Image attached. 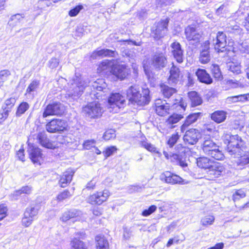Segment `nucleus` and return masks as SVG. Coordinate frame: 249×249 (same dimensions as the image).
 Segmentation results:
<instances>
[{
    "instance_id": "1",
    "label": "nucleus",
    "mask_w": 249,
    "mask_h": 249,
    "mask_svg": "<svg viewBox=\"0 0 249 249\" xmlns=\"http://www.w3.org/2000/svg\"><path fill=\"white\" fill-rule=\"evenodd\" d=\"M224 142L227 152L235 158L233 163L238 169H242L249 163V151L240 137L227 135Z\"/></svg>"
},
{
    "instance_id": "2",
    "label": "nucleus",
    "mask_w": 249,
    "mask_h": 249,
    "mask_svg": "<svg viewBox=\"0 0 249 249\" xmlns=\"http://www.w3.org/2000/svg\"><path fill=\"white\" fill-rule=\"evenodd\" d=\"M89 81L77 73L70 80L66 89V97L73 100H77L83 94Z\"/></svg>"
},
{
    "instance_id": "3",
    "label": "nucleus",
    "mask_w": 249,
    "mask_h": 249,
    "mask_svg": "<svg viewBox=\"0 0 249 249\" xmlns=\"http://www.w3.org/2000/svg\"><path fill=\"white\" fill-rule=\"evenodd\" d=\"M141 88L138 86H132L126 90L127 98L132 103L143 106L148 104L150 100L148 89L142 90V95L140 93Z\"/></svg>"
},
{
    "instance_id": "4",
    "label": "nucleus",
    "mask_w": 249,
    "mask_h": 249,
    "mask_svg": "<svg viewBox=\"0 0 249 249\" xmlns=\"http://www.w3.org/2000/svg\"><path fill=\"white\" fill-rule=\"evenodd\" d=\"M202 149L204 154L216 160H223L224 155L217 145L209 137H205L202 143Z\"/></svg>"
},
{
    "instance_id": "5",
    "label": "nucleus",
    "mask_w": 249,
    "mask_h": 249,
    "mask_svg": "<svg viewBox=\"0 0 249 249\" xmlns=\"http://www.w3.org/2000/svg\"><path fill=\"white\" fill-rule=\"evenodd\" d=\"M104 111V108L101 105L96 102L89 103L83 108V112L84 115L90 119L100 117Z\"/></svg>"
},
{
    "instance_id": "6",
    "label": "nucleus",
    "mask_w": 249,
    "mask_h": 249,
    "mask_svg": "<svg viewBox=\"0 0 249 249\" xmlns=\"http://www.w3.org/2000/svg\"><path fill=\"white\" fill-rule=\"evenodd\" d=\"M67 126L65 121L55 119L47 124L46 129L50 133H56L63 131L66 129Z\"/></svg>"
},
{
    "instance_id": "7",
    "label": "nucleus",
    "mask_w": 249,
    "mask_h": 249,
    "mask_svg": "<svg viewBox=\"0 0 249 249\" xmlns=\"http://www.w3.org/2000/svg\"><path fill=\"white\" fill-rule=\"evenodd\" d=\"M186 38L190 44L196 46L200 42L201 35L198 30L191 26H188L185 31Z\"/></svg>"
},
{
    "instance_id": "8",
    "label": "nucleus",
    "mask_w": 249,
    "mask_h": 249,
    "mask_svg": "<svg viewBox=\"0 0 249 249\" xmlns=\"http://www.w3.org/2000/svg\"><path fill=\"white\" fill-rule=\"evenodd\" d=\"M64 111V107L60 103L49 104L43 113V117L46 118L51 115H60Z\"/></svg>"
},
{
    "instance_id": "9",
    "label": "nucleus",
    "mask_w": 249,
    "mask_h": 249,
    "mask_svg": "<svg viewBox=\"0 0 249 249\" xmlns=\"http://www.w3.org/2000/svg\"><path fill=\"white\" fill-rule=\"evenodd\" d=\"M108 102L110 105V107L113 108H116L115 111L123 107L125 105V98L119 93H112L108 99Z\"/></svg>"
},
{
    "instance_id": "10",
    "label": "nucleus",
    "mask_w": 249,
    "mask_h": 249,
    "mask_svg": "<svg viewBox=\"0 0 249 249\" xmlns=\"http://www.w3.org/2000/svg\"><path fill=\"white\" fill-rule=\"evenodd\" d=\"M109 196L107 190L98 192L90 195L88 198V202L91 205H101L107 200Z\"/></svg>"
},
{
    "instance_id": "11",
    "label": "nucleus",
    "mask_w": 249,
    "mask_h": 249,
    "mask_svg": "<svg viewBox=\"0 0 249 249\" xmlns=\"http://www.w3.org/2000/svg\"><path fill=\"white\" fill-rule=\"evenodd\" d=\"M167 63L166 57L163 53H156L152 58V65L156 70H160L165 68Z\"/></svg>"
},
{
    "instance_id": "12",
    "label": "nucleus",
    "mask_w": 249,
    "mask_h": 249,
    "mask_svg": "<svg viewBox=\"0 0 249 249\" xmlns=\"http://www.w3.org/2000/svg\"><path fill=\"white\" fill-rule=\"evenodd\" d=\"M200 137L201 134L198 130L191 129L186 131L183 136V141L186 144L194 145Z\"/></svg>"
},
{
    "instance_id": "13",
    "label": "nucleus",
    "mask_w": 249,
    "mask_h": 249,
    "mask_svg": "<svg viewBox=\"0 0 249 249\" xmlns=\"http://www.w3.org/2000/svg\"><path fill=\"white\" fill-rule=\"evenodd\" d=\"M213 44L214 49L218 53L224 52L226 50L225 47L227 46L226 35L223 32H218L215 39H213Z\"/></svg>"
},
{
    "instance_id": "14",
    "label": "nucleus",
    "mask_w": 249,
    "mask_h": 249,
    "mask_svg": "<svg viewBox=\"0 0 249 249\" xmlns=\"http://www.w3.org/2000/svg\"><path fill=\"white\" fill-rule=\"evenodd\" d=\"M169 19L166 18L158 22L153 31L154 37L156 39L163 37L167 33Z\"/></svg>"
},
{
    "instance_id": "15",
    "label": "nucleus",
    "mask_w": 249,
    "mask_h": 249,
    "mask_svg": "<svg viewBox=\"0 0 249 249\" xmlns=\"http://www.w3.org/2000/svg\"><path fill=\"white\" fill-rule=\"evenodd\" d=\"M155 111L158 115L164 116L169 114L170 106L165 101L158 99L155 100Z\"/></svg>"
},
{
    "instance_id": "16",
    "label": "nucleus",
    "mask_w": 249,
    "mask_h": 249,
    "mask_svg": "<svg viewBox=\"0 0 249 249\" xmlns=\"http://www.w3.org/2000/svg\"><path fill=\"white\" fill-rule=\"evenodd\" d=\"M160 179L166 183L172 184H184V180L179 176L172 174L170 172H165L160 176Z\"/></svg>"
},
{
    "instance_id": "17",
    "label": "nucleus",
    "mask_w": 249,
    "mask_h": 249,
    "mask_svg": "<svg viewBox=\"0 0 249 249\" xmlns=\"http://www.w3.org/2000/svg\"><path fill=\"white\" fill-rule=\"evenodd\" d=\"M110 72L121 80L124 79L129 73V71L125 65H114L111 68Z\"/></svg>"
},
{
    "instance_id": "18",
    "label": "nucleus",
    "mask_w": 249,
    "mask_h": 249,
    "mask_svg": "<svg viewBox=\"0 0 249 249\" xmlns=\"http://www.w3.org/2000/svg\"><path fill=\"white\" fill-rule=\"evenodd\" d=\"M171 52L174 58L178 63H181L183 61V50L179 43L174 42L171 45Z\"/></svg>"
},
{
    "instance_id": "19",
    "label": "nucleus",
    "mask_w": 249,
    "mask_h": 249,
    "mask_svg": "<svg viewBox=\"0 0 249 249\" xmlns=\"http://www.w3.org/2000/svg\"><path fill=\"white\" fill-rule=\"evenodd\" d=\"M85 233L83 232H77L71 241V246L73 249H88L85 244L80 239H84Z\"/></svg>"
},
{
    "instance_id": "20",
    "label": "nucleus",
    "mask_w": 249,
    "mask_h": 249,
    "mask_svg": "<svg viewBox=\"0 0 249 249\" xmlns=\"http://www.w3.org/2000/svg\"><path fill=\"white\" fill-rule=\"evenodd\" d=\"M180 70L173 64L170 70V76L168 79V83L169 85L175 86L179 82L180 78Z\"/></svg>"
},
{
    "instance_id": "21",
    "label": "nucleus",
    "mask_w": 249,
    "mask_h": 249,
    "mask_svg": "<svg viewBox=\"0 0 249 249\" xmlns=\"http://www.w3.org/2000/svg\"><path fill=\"white\" fill-rule=\"evenodd\" d=\"M74 171L71 168L68 169L61 176L59 184L61 187H66L71 181Z\"/></svg>"
},
{
    "instance_id": "22",
    "label": "nucleus",
    "mask_w": 249,
    "mask_h": 249,
    "mask_svg": "<svg viewBox=\"0 0 249 249\" xmlns=\"http://www.w3.org/2000/svg\"><path fill=\"white\" fill-rule=\"evenodd\" d=\"M30 158L35 164H40L42 154L40 149L34 146L30 147L28 149Z\"/></svg>"
},
{
    "instance_id": "23",
    "label": "nucleus",
    "mask_w": 249,
    "mask_h": 249,
    "mask_svg": "<svg viewBox=\"0 0 249 249\" xmlns=\"http://www.w3.org/2000/svg\"><path fill=\"white\" fill-rule=\"evenodd\" d=\"M201 112L191 113L186 118L183 124L181 126V131L183 132L186 128L196 122L201 116Z\"/></svg>"
},
{
    "instance_id": "24",
    "label": "nucleus",
    "mask_w": 249,
    "mask_h": 249,
    "mask_svg": "<svg viewBox=\"0 0 249 249\" xmlns=\"http://www.w3.org/2000/svg\"><path fill=\"white\" fill-rule=\"evenodd\" d=\"M196 75L197 77L198 80L201 83L210 84L213 82L212 78L205 70L197 69L196 72Z\"/></svg>"
},
{
    "instance_id": "25",
    "label": "nucleus",
    "mask_w": 249,
    "mask_h": 249,
    "mask_svg": "<svg viewBox=\"0 0 249 249\" xmlns=\"http://www.w3.org/2000/svg\"><path fill=\"white\" fill-rule=\"evenodd\" d=\"M37 140L39 143L44 147L50 149H53L55 147L53 144L47 138L44 131L38 133L37 136Z\"/></svg>"
},
{
    "instance_id": "26",
    "label": "nucleus",
    "mask_w": 249,
    "mask_h": 249,
    "mask_svg": "<svg viewBox=\"0 0 249 249\" xmlns=\"http://www.w3.org/2000/svg\"><path fill=\"white\" fill-rule=\"evenodd\" d=\"M117 54L118 53L115 51L109 49H102L94 52L91 55V57L93 59H96L97 56L115 57Z\"/></svg>"
},
{
    "instance_id": "27",
    "label": "nucleus",
    "mask_w": 249,
    "mask_h": 249,
    "mask_svg": "<svg viewBox=\"0 0 249 249\" xmlns=\"http://www.w3.org/2000/svg\"><path fill=\"white\" fill-rule=\"evenodd\" d=\"M183 118V116L182 114L173 113L166 120L165 124L168 128H173L175 127L174 124L178 123Z\"/></svg>"
},
{
    "instance_id": "28",
    "label": "nucleus",
    "mask_w": 249,
    "mask_h": 249,
    "mask_svg": "<svg viewBox=\"0 0 249 249\" xmlns=\"http://www.w3.org/2000/svg\"><path fill=\"white\" fill-rule=\"evenodd\" d=\"M95 241L96 249H109L108 241L104 236L97 235Z\"/></svg>"
},
{
    "instance_id": "29",
    "label": "nucleus",
    "mask_w": 249,
    "mask_h": 249,
    "mask_svg": "<svg viewBox=\"0 0 249 249\" xmlns=\"http://www.w3.org/2000/svg\"><path fill=\"white\" fill-rule=\"evenodd\" d=\"M224 167L220 163L212 164L209 170V174L213 175L214 178H218L224 171Z\"/></svg>"
},
{
    "instance_id": "30",
    "label": "nucleus",
    "mask_w": 249,
    "mask_h": 249,
    "mask_svg": "<svg viewBox=\"0 0 249 249\" xmlns=\"http://www.w3.org/2000/svg\"><path fill=\"white\" fill-rule=\"evenodd\" d=\"M227 113L224 110H216L211 114V118L217 123L223 122L227 118Z\"/></svg>"
},
{
    "instance_id": "31",
    "label": "nucleus",
    "mask_w": 249,
    "mask_h": 249,
    "mask_svg": "<svg viewBox=\"0 0 249 249\" xmlns=\"http://www.w3.org/2000/svg\"><path fill=\"white\" fill-rule=\"evenodd\" d=\"M188 97L191 103L192 107L199 106L202 103L201 97L196 91H192L188 92Z\"/></svg>"
},
{
    "instance_id": "32",
    "label": "nucleus",
    "mask_w": 249,
    "mask_h": 249,
    "mask_svg": "<svg viewBox=\"0 0 249 249\" xmlns=\"http://www.w3.org/2000/svg\"><path fill=\"white\" fill-rule=\"evenodd\" d=\"M40 209V206L39 204H36L35 206L31 205L26 209L24 214H25L26 216H28L34 220Z\"/></svg>"
},
{
    "instance_id": "33",
    "label": "nucleus",
    "mask_w": 249,
    "mask_h": 249,
    "mask_svg": "<svg viewBox=\"0 0 249 249\" xmlns=\"http://www.w3.org/2000/svg\"><path fill=\"white\" fill-rule=\"evenodd\" d=\"M92 87L93 89L99 91L105 92L107 91V84L103 79H98L92 84Z\"/></svg>"
},
{
    "instance_id": "34",
    "label": "nucleus",
    "mask_w": 249,
    "mask_h": 249,
    "mask_svg": "<svg viewBox=\"0 0 249 249\" xmlns=\"http://www.w3.org/2000/svg\"><path fill=\"white\" fill-rule=\"evenodd\" d=\"M80 211L75 209H72L64 213L61 217V219L64 222H66L71 218L76 217L81 215Z\"/></svg>"
},
{
    "instance_id": "35",
    "label": "nucleus",
    "mask_w": 249,
    "mask_h": 249,
    "mask_svg": "<svg viewBox=\"0 0 249 249\" xmlns=\"http://www.w3.org/2000/svg\"><path fill=\"white\" fill-rule=\"evenodd\" d=\"M197 166L201 168L208 169L209 170L212 164L211 160L207 157H200L197 159Z\"/></svg>"
},
{
    "instance_id": "36",
    "label": "nucleus",
    "mask_w": 249,
    "mask_h": 249,
    "mask_svg": "<svg viewBox=\"0 0 249 249\" xmlns=\"http://www.w3.org/2000/svg\"><path fill=\"white\" fill-rule=\"evenodd\" d=\"M161 92L165 98H169L176 93L177 89L175 88L163 85L161 86Z\"/></svg>"
},
{
    "instance_id": "37",
    "label": "nucleus",
    "mask_w": 249,
    "mask_h": 249,
    "mask_svg": "<svg viewBox=\"0 0 249 249\" xmlns=\"http://www.w3.org/2000/svg\"><path fill=\"white\" fill-rule=\"evenodd\" d=\"M113 59L109 60L107 59L103 60L99 65L97 70L99 72H102L107 70L108 68L110 69L114 65L113 64Z\"/></svg>"
},
{
    "instance_id": "38",
    "label": "nucleus",
    "mask_w": 249,
    "mask_h": 249,
    "mask_svg": "<svg viewBox=\"0 0 249 249\" xmlns=\"http://www.w3.org/2000/svg\"><path fill=\"white\" fill-rule=\"evenodd\" d=\"M40 86V82L38 80H35L32 81L26 90L28 94H34L37 91Z\"/></svg>"
},
{
    "instance_id": "39",
    "label": "nucleus",
    "mask_w": 249,
    "mask_h": 249,
    "mask_svg": "<svg viewBox=\"0 0 249 249\" xmlns=\"http://www.w3.org/2000/svg\"><path fill=\"white\" fill-rule=\"evenodd\" d=\"M24 18L23 14H17L12 15L10 18L8 24L10 26L14 27L20 23L21 20Z\"/></svg>"
},
{
    "instance_id": "40",
    "label": "nucleus",
    "mask_w": 249,
    "mask_h": 249,
    "mask_svg": "<svg viewBox=\"0 0 249 249\" xmlns=\"http://www.w3.org/2000/svg\"><path fill=\"white\" fill-rule=\"evenodd\" d=\"M215 220L214 217L212 215H208L201 219L200 224L203 226L208 227L209 225H212Z\"/></svg>"
},
{
    "instance_id": "41",
    "label": "nucleus",
    "mask_w": 249,
    "mask_h": 249,
    "mask_svg": "<svg viewBox=\"0 0 249 249\" xmlns=\"http://www.w3.org/2000/svg\"><path fill=\"white\" fill-rule=\"evenodd\" d=\"M246 196V193L243 189L236 190L233 193L232 198V200L235 202L239 200L240 199L244 198Z\"/></svg>"
},
{
    "instance_id": "42",
    "label": "nucleus",
    "mask_w": 249,
    "mask_h": 249,
    "mask_svg": "<svg viewBox=\"0 0 249 249\" xmlns=\"http://www.w3.org/2000/svg\"><path fill=\"white\" fill-rule=\"evenodd\" d=\"M211 70L213 77L218 80L222 78L221 72L218 65L213 64L211 67Z\"/></svg>"
},
{
    "instance_id": "43",
    "label": "nucleus",
    "mask_w": 249,
    "mask_h": 249,
    "mask_svg": "<svg viewBox=\"0 0 249 249\" xmlns=\"http://www.w3.org/2000/svg\"><path fill=\"white\" fill-rule=\"evenodd\" d=\"M228 67L234 73L239 74L241 72V66L237 63L230 62L228 64Z\"/></svg>"
},
{
    "instance_id": "44",
    "label": "nucleus",
    "mask_w": 249,
    "mask_h": 249,
    "mask_svg": "<svg viewBox=\"0 0 249 249\" xmlns=\"http://www.w3.org/2000/svg\"><path fill=\"white\" fill-rule=\"evenodd\" d=\"M210 52H206L204 51H201L199 61L202 64H206L208 63L210 60Z\"/></svg>"
},
{
    "instance_id": "45",
    "label": "nucleus",
    "mask_w": 249,
    "mask_h": 249,
    "mask_svg": "<svg viewBox=\"0 0 249 249\" xmlns=\"http://www.w3.org/2000/svg\"><path fill=\"white\" fill-rule=\"evenodd\" d=\"M29 106L27 102H22L18 106L17 112L16 115L20 116L29 108Z\"/></svg>"
},
{
    "instance_id": "46",
    "label": "nucleus",
    "mask_w": 249,
    "mask_h": 249,
    "mask_svg": "<svg viewBox=\"0 0 249 249\" xmlns=\"http://www.w3.org/2000/svg\"><path fill=\"white\" fill-rule=\"evenodd\" d=\"M10 75L11 73L10 71L7 70L0 71V84L1 85H3V83L8 80Z\"/></svg>"
},
{
    "instance_id": "47",
    "label": "nucleus",
    "mask_w": 249,
    "mask_h": 249,
    "mask_svg": "<svg viewBox=\"0 0 249 249\" xmlns=\"http://www.w3.org/2000/svg\"><path fill=\"white\" fill-rule=\"evenodd\" d=\"M179 135L178 133L172 134L167 141V144L170 147H173L179 139Z\"/></svg>"
},
{
    "instance_id": "48",
    "label": "nucleus",
    "mask_w": 249,
    "mask_h": 249,
    "mask_svg": "<svg viewBox=\"0 0 249 249\" xmlns=\"http://www.w3.org/2000/svg\"><path fill=\"white\" fill-rule=\"evenodd\" d=\"M141 145L142 147L145 148L146 149L148 150L149 151L152 152H156V148L153 144L148 143L146 142L143 141L141 143Z\"/></svg>"
},
{
    "instance_id": "49",
    "label": "nucleus",
    "mask_w": 249,
    "mask_h": 249,
    "mask_svg": "<svg viewBox=\"0 0 249 249\" xmlns=\"http://www.w3.org/2000/svg\"><path fill=\"white\" fill-rule=\"evenodd\" d=\"M115 131L113 129H109L106 131L103 136L104 140L108 141L115 137Z\"/></svg>"
},
{
    "instance_id": "50",
    "label": "nucleus",
    "mask_w": 249,
    "mask_h": 249,
    "mask_svg": "<svg viewBox=\"0 0 249 249\" xmlns=\"http://www.w3.org/2000/svg\"><path fill=\"white\" fill-rule=\"evenodd\" d=\"M172 158L177 160V164H179L182 167H186L187 166V164L185 162V161L182 160V158H180L179 154H173L172 156Z\"/></svg>"
},
{
    "instance_id": "51",
    "label": "nucleus",
    "mask_w": 249,
    "mask_h": 249,
    "mask_svg": "<svg viewBox=\"0 0 249 249\" xmlns=\"http://www.w3.org/2000/svg\"><path fill=\"white\" fill-rule=\"evenodd\" d=\"M179 98L180 99L179 100H177V101H179V102L175 103L174 105H176L177 108H178V109L184 111L185 110L187 104L181 97H179Z\"/></svg>"
},
{
    "instance_id": "52",
    "label": "nucleus",
    "mask_w": 249,
    "mask_h": 249,
    "mask_svg": "<svg viewBox=\"0 0 249 249\" xmlns=\"http://www.w3.org/2000/svg\"><path fill=\"white\" fill-rule=\"evenodd\" d=\"M31 192V188L29 186L23 187L20 190L16 191L14 192V195L18 196L21 194H29Z\"/></svg>"
},
{
    "instance_id": "53",
    "label": "nucleus",
    "mask_w": 249,
    "mask_h": 249,
    "mask_svg": "<svg viewBox=\"0 0 249 249\" xmlns=\"http://www.w3.org/2000/svg\"><path fill=\"white\" fill-rule=\"evenodd\" d=\"M59 63V61L58 59L53 57L48 61V65L50 69H53L58 66Z\"/></svg>"
},
{
    "instance_id": "54",
    "label": "nucleus",
    "mask_w": 249,
    "mask_h": 249,
    "mask_svg": "<svg viewBox=\"0 0 249 249\" xmlns=\"http://www.w3.org/2000/svg\"><path fill=\"white\" fill-rule=\"evenodd\" d=\"M72 194L68 190H65L57 196V199L59 201H62L66 198L70 197Z\"/></svg>"
},
{
    "instance_id": "55",
    "label": "nucleus",
    "mask_w": 249,
    "mask_h": 249,
    "mask_svg": "<svg viewBox=\"0 0 249 249\" xmlns=\"http://www.w3.org/2000/svg\"><path fill=\"white\" fill-rule=\"evenodd\" d=\"M156 209L157 207L155 205H152L147 209L144 210L142 213V215L144 216H147L154 212Z\"/></svg>"
},
{
    "instance_id": "56",
    "label": "nucleus",
    "mask_w": 249,
    "mask_h": 249,
    "mask_svg": "<svg viewBox=\"0 0 249 249\" xmlns=\"http://www.w3.org/2000/svg\"><path fill=\"white\" fill-rule=\"evenodd\" d=\"M96 141L94 140H87L83 143L84 148L86 149H90L92 147H94Z\"/></svg>"
},
{
    "instance_id": "57",
    "label": "nucleus",
    "mask_w": 249,
    "mask_h": 249,
    "mask_svg": "<svg viewBox=\"0 0 249 249\" xmlns=\"http://www.w3.org/2000/svg\"><path fill=\"white\" fill-rule=\"evenodd\" d=\"M7 208L4 204L0 205V221L7 215Z\"/></svg>"
},
{
    "instance_id": "58",
    "label": "nucleus",
    "mask_w": 249,
    "mask_h": 249,
    "mask_svg": "<svg viewBox=\"0 0 249 249\" xmlns=\"http://www.w3.org/2000/svg\"><path fill=\"white\" fill-rule=\"evenodd\" d=\"M82 8H83V6L82 5L77 6L73 9H71L69 11V15L71 17L76 16L79 13V12Z\"/></svg>"
},
{
    "instance_id": "59",
    "label": "nucleus",
    "mask_w": 249,
    "mask_h": 249,
    "mask_svg": "<svg viewBox=\"0 0 249 249\" xmlns=\"http://www.w3.org/2000/svg\"><path fill=\"white\" fill-rule=\"evenodd\" d=\"M34 221L33 219L29 218L28 216H26L24 214V216L22 219V223L23 226L26 227H29Z\"/></svg>"
},
{
    "instance_id": "60",
    "label": "nucleus",
    "mask_w": 249,
    "mask_h": 249,
    "mask_svg": "<svg viewBox=\"0 0 249 249\" xmlns=\"http://www.w3.org/2000/svg\"><path fill=\"white\" fill-rule=\"evenodd\" d=\"M133 231L131 228H124V237L126 239H128L132 235Z\"/></svg>"
},
{
    "instance_id": "61",
    "label": "nucleus",
    "mask_w": 249,
    "mask_h": 249,
    "mask_svg": "<svg viewBox=\"0 0 249 249\" xmlns=\"http://www.w3.org/2000/svg\"><path fill=\"white\" fill-rule=\"evenodd\" d=\"M177 150L178 151V152L179 154H185L186 153L189 152V149L188 148L183 146L181 144H178L177 146Z\"/></svg>"
},
{
    "instance_id": "62",
    "label": "nucleus",
    "mask_w": 249,
    "mask_h": 249,
    "mask_svg": "<svg viewBox=\"0 0 249 249\" xmlns=\"http://www.w3.org/2000/svg\"><path fill=\"white\" fill-rule=\"evenodd\" d=\"M15 102L16 100L14 98H10L6 100L5 102L6 106L5 107H7V108L9 107V109H10V108L14 105Z\"/></svg>"
},
{
    "instance_id": "63",
    "label": "nucleus",
    "mask_w": 249,
    "mask_h": 249,
    "mask_svg": "<svg viewBox=\"0 0 249 249\" xmlns=\"http://www.w3.org/2000/svg\"><path fill=\"white\" fill-rule=\"evenodd\" d=\"M117 150L115 146H111L107 148L105 153V156L107 157L111 156Z\"/></svg>"
},
{
    "instance_id": "64",
    "label": "nucleus",
    "mask_w": 249,
    "mask_h": 249,
    "mask_svg": "<svg viewBox=\"0 0 249 249\" xmlns=\"http://www.w3.org/2000/svg\"><path fill=\"white\" fill-rule=\"evenodd\" d=\"M238 102H243L249 100V94H240L237 95Z\"/></svg>"
}]
</instances>
